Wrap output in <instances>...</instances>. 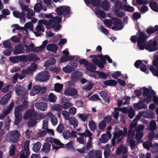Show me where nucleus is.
<instances>
[{"instance_id": "obj_1", "label": "nucleus", "mask_w": 158, "mask_h": 158, "mask_svg": "<svg viewBox=\"0 0 158 158\" xmlns=\"http://www.w3.org/2000/svg\"><path fill=\"white\" fill-rule=\"evenodd\" d=\"M28 102L27 101H25L22 106H17L15 108L14 114L15 119L14 123L15 125H17L22 119V117L21 115L20 112L25 109L26 108Z\"/></svg>"}, {"instance_id": "obj_2", "label": "nucleus", "mask_w": 158, "mask_h": 158, "mask_svg": "<svg viewBox=\"0 0 158 158\" xmlns=\"http://www.w3.org/2000/svg\"><path fill=\"white\" fill-rule=\"evenodd\" d=\"M142 89L143 90L142 95L144 97H145L144 98V102H145L147 103L151 102L153 97L156 95V93L153 89H150L145 86L143 87Z\"/></svg>"}, {"instance_id": "obj_3", "label": "nucleus", "mask_w": 158, "mask_h": 158, "mask_svg": "<svg viewBox=\"0 0 158 158\" xmlns=\"http://www.w3.org/2000/svg\"><path fill=\"white\" fill-rule=\"evenodd\" d=\"M85 2L87 6L92 4L93 7H91V8L94 11L95 14L99 18H104L105 15L103 11L100 10H94V7H96L98 4L97 0H85Z\"/></svg>"}, {"instance_id": "obj_4", "label": "nucleus", "mask_w": 158, "mask_h": 158, "mask_svg": "<svg viewBox=\"0 0 158 158\" xmlns=\"http://www.w3.org/2000/svg\"><path fill=\"white\" fill-rule=\"evenodd\" d=\"M38 25L36 26V29L38 31H44V30L43 28L42 24H44L46 26L48 29H50L53 27L51 20L47 21L45 19H41L38 21Z\"/></svg>"}, {"instance_id": "obj_5", "label": "nucleus", "mask_w": 158, "mask_h": 158, "mask_svg": "<svg viewBox=\"0 0 158 158\" xmlns=\"http://www.w3.org/2000/svg\"><path fill=\"white\" fill-rule=\"evenodd\" d=\"M46 140L52 144V148L53 149L57 150L60 148L64 147V144L61 143L58 139L52 137H48L46 138Z\"/></svg>"}, {"instance_id": "obj_6", "label": "nucleus", "mask_w": 158, "mask_h": 158, "mask_svg": "<svg viewBox=\"0 0 158 158\" xmlns=\"http://www.w3.org/2000/svg\"><path fill=\"white\" fill-rule=\"evenodd\" d=\"M50 78L49 73L47 71L42 72L38 74L35 79L37 81H46L48 80Z\"/></svg>"}, {"instance_id": "obj_7", "label": "nucleus", "mask_w": 158, "mask_h": 158, "mask_svg": "<svg viewBox=\"0 0 158 158\" xmlns=\"http://www.w3.org/2000/svg\"><path fill=\"white\" fill-rule=\"evenodd\" d=\"M112 21L114 23V26L112 27V29L116 31L121 30L124 27V24L122 21L117 18L112 19Z\"/></svg>"}, {"instance_id": "obj_8", "label": "nucleus", "mask_w": 158, "mask_h": 158, "mask_svg": "<svg viewBox=\"0 0 158 158\" xmlns=\"http://www.w3.org/2000/svg\"><path fill=\"white\" fill-rule=\"evenodd\" d=\"M20 136L19 132L16 131L9 132L8 134L7 137L8 140L9 139L12 142H16L17 141Z\"/></svg>"}, {"instance_id": "obj_9", "label": "nucleus", "mask_w": 158, "mask_h": 158, "mask_svg": "<svg viewBox=\"0 0 158 158\" xmlns=\"http://www.w3.org/2000/svg\"><path fill=\"white\" fill-rule=\"evenodd\" d=\"M58 15H64L65 16H68L70 13V9L67 6H61L56 9Z\"/></svg>"}, {"instance_id": "obj_10", "label": "nucleus", "mask_w": 158, "mask_h": 158, "mask_svg": "<svg viewBox=\"0 0 158 158\" xmlns=\"http://www.w3.org/2000/svg\"><path fill=\"white\" fill-rule=\"evenodd\" d=\"M157 44V42L156 41L150 40L146 45V50L149 52L156 51L157 49V48L156 47Z\"/></svg>"}, {"instance_id": "obj_11", "label": "nucleus", "mask_w": 158, "mask_h": 158, "mask_svg": "<svg viewBox=\"0 0 158 158\" xmlns=\"http://www.w3.org/2000/svg\"><path fill=\"white\" fill-rule=\"evenodd\" d=\"M153 65L156 67V68L154 67L153 65L149 66V70L152 73L153 75L155 76L158 77V72L156 71V69H158V59H155L153 62Z\"/></svg>"}, {"instance_id": "obj_12", "label": "nucleus", "mask_w": 158, "mask_h": 158, "mask_svg": "<svg viewBox=\"0 0 158 158\" xmlns=\"http://www.w3.org/2000/svg\"><path fill=\"white\" fill-rule=\"evenodd\" d=\"M50 20H52V22L53 25V27L52 28H54V30L56 31H58L61 28L60 25L59 24H56V23H58L61 22V19L60 17L56 16Z\"/></svg>"}, {"instance_id": "obj_13", "label": "nucleus", "mask_w": 158, "mask_h": 158, "mask_svg": "<svg viewBox=\"0 0 158 158\" xmlns=\"http://www.w3.org/2000/svg\"><path fill=\"white\" fill-rule=\"evenodd\" d=\"M102 152L99 150L96 151L91 150L88 153L89 158H101Z\"/></svg>"}, {"instance_id": "obj_14", "label": "nucleus", "mask_w": 158, "mask_h": 158, "mask_svg": "<svg viewBox=\"0 0 158 158\" xmlns=\"http://www.w3.org/2000/svg\"><path fill=\"white\" fill-rule=\"evenodd\" d=\"M142 116H143L144 117L153 118L155 117V113L152 111L149 110H147L145 112H139V119L140 117Z\"/></svg>"}, {"instance_id": "obj_15", "label": "nucleus", "mask_w": 158, "mask_h": 158, "mask_svg": "<svg viewBox=\"0 0 158 158\" xmlns=\"http://www.w3.org/2000/svg\"><path fill=\"white\" fill-rule=\"evenodd\" d=\"M135 135V133L131 129L129 130L128 135V138L127 139V142L130 144L131 148H133L135 145V142L134 140L131 139L130 138Z\"/></svg>"}, {"instance_id": "obj_16", "label": "nucleus", "mask_w": 158, "mask_h": 158, "mask_svg": "<svg viewBox=\"0 0 158 158\" xmlns=\"http://www.w3.org/2000/svg\"><path fill=\"white\" fill-rule=\"evenodd\" d=\"M114 130L115 132L114 133L113 137L116 139L119 138L118 139V142L119 143L121 139L125 136H123V132L122 130H118L116 127L115 128Z\"/></svg>"}, {"instance_id": "obj_17", "label": "nucleus", "mask_w": 158, "mask_h": 158, "mask_svg": "<svg viewBox=\"0 0 158 158\" xmlns=\"http://www.w3.org/2000/svg\"><path fill=\"white\" fill-rule=\"evenodd\" d=\"M48 43V41L46 40L44 41L42 44L39 47H35V48L32 49V52H39L42 51L44 49L45 46Z\"/></svg>"}, {"instance_id": "obj_18", "label": "nucleus", "mask_w": 158, "mask_h": 158, "mask_svg": "<svg viewBox=\"0 0 158 158\" xmlns=\"http://www.w3.org/2000/svg\"><path fill=\"white\" fill-rule=\"evenodd\" d=\"M46 116L50 118L51 121L53 125L55 126L57 124L58 122L57 118L53 115V113L50 112L46 114Z\"/></svg>"}, {"instance_id": "obj_19", "label": "nucleus", "mask_w": 158, "mask_h": 158, "mask_svg": "<svg viewBox=\"0 0 158 158\" xmlns=\"http://www.w3.org/2000/svg\"><path fill=\"white\" fill-rule=\"evenodd\" d=\"M111 135L109 131H107L106 134H104L101 136L100 141L103 143H106L111 137Z\"/></svg>"}, {"instance_id": "obj_20", "label": "nucleus", "mask_w": 158, "mask_h": 158, "mask_svg": "<svg viewBox=\"0 0 158 158\" xmlns=\"http://www.w3.org/2000/svg\"><path fill=\"white\" fill-rule=\"evenodd\" d=\"M85 67L87 71H85V73L88 72L90 73L93 71L94 70L96 69V67L95 65L92 63L88 62L86 63L85 65Z\"/></svg>"}, {"instance_id": "obj_21", "label": "nucleus", "mask_w": 158, "mask_h": 158, "mask_svg": "<svg viewBox=\"0 0 158 158\" xmlns=\"http://www.w3.org/2000/svg\"><path fill=\"white\" fill-rule=\"evenodd\" d=\"M29 140H27L25 142L24 145V150L26 151V155L24 156L23 155H21L20 156V158H27L29 155Z\"/></svg>"}, {"instance_id": "obj_22", "label": "nucleus", "mask_w": 158, "mask_h": 158, "mask_svg": "<svg viewBox=\"0 0 158 158\" xmlns=\"http://www.w3.org/2000/svg\"><path fill=\"white\" fill-rule=\"evenodd\" d=\"M35 106L38 110L43 111H45L47 109V105L44 102L36 103Z\"/></svg>"}, {"instance_id": "obj_23", "label": "nucleus", "mask_w": 158, "mask_h": 158, "mask_svg": "<svg viewBox=\"0 0 158 158\" xmlns=\"http://www.w3.org/2000/svg\"><path fill=\"white\" fill-rule=\"evenodd\" d=\"M157 31L158 32V25H155L154 27L153 26H149L146 30V33L148 34L154 33Z\"/></svg>"}, {"instance_id": "obj_24", "label": "nucleus", "mask_w": 158, "mask_h": 158, "mask_svg": "<svg viewBox=\"0 0 158 158\" xmlns=\"http://www.w3.org/2000/svg\"><path fill=\"white\" fill-rule=\"evenodd\" d=\"M23 59H27L30 61H38L40 60V58L37 56L31 54L23 57Z\"/></svg>"}, {"instance_id": "obj_25", "label": "nucleus", "mask_w": 158, "mask_h": 158, "mask_svg": "<svg viewBox=\"0 0 158 158\" xmlns=\"http://www.w3.org/2000/svg\"><path fill=\"white\" fill-rule=\"evenodd\" d=\"M69 121V124L73 125L74 128L75 129L78 126V122L77 119L74 117H71L68 120Z\"/></svg>"}, {"instance_id": "obj_26", "label": "nucleus", "mask_w": 158, "mask_h": 158, "mask_svg": "<svg viewBox=\"0 0 158 158\" xmlns=\"http://www.w3.org/2000/svg\"><path fill=\"white\" fill-rule=\"evenodd\" d=\"M41 89L40 87L39 86L37 85L33 87L30 93V95L33 96L38 94L40 92Z\"/></svg>"}, {"instance_id": "obj_27", "label": "nucleus", "mask_w": 158, "mask_h": 158, "mask_svg": "<svg viewBox=\"0 0 158 158\" xmlns=\"http://www.w3.org/2000/svg\"><path fill=\"white\" fill-rule=\"evenodd\" d=\"M82 73L81 72L76 71L72 73L71 79L73 81L77 80L81 76Z\"/></svg>"}, {"instance_id": "obj_28", "label": "nucleus", "mask_w": 158, "mask_h": 158, "mask_svg": "<svg viewBox=\"0 0 158 158\" xmlns=\"http://www.w3.org/2000/svg\"><path fill=\"white\" fill-rule=\"evenodd\" d=\"M148 37L144 32H141L139 30V41L146 42Z\"/></svg>"}, {"instance_id": "obj_29", "label": "nucleus", "mask_w": 158, "mask_h": 158, "mask_svg": "<svg viewBox=\"0 0 158 158\" xmlns=\"http://www.w3.org/2000/svg\"><path fill=\"white\" fill-rule=\"evenodd\" d=\"M149 5L152 10L155 12H158V6L156 2L151 1L149 3Z\"/></svg>"}, {"instance_id": "obj_30", "label": "nucleus", "mask_w": 158, "mask_h": 158, "mask_svg": "<svg viewBox=\"0 0 158 158\" xmlns=\"http://www.w3.org/2000/svg\"><path fill=\"white\" fill-rule=\"evenodd\" d=\"M46 48L48 51L55 52L56 51L58 47L56 44H51L47 45Z\"/></svg>"}, {"instance_id": "obj_31", "label": "nucleus", "mask_w": 158, "mask_h": 158, "mask_svg": "<svg viewBox=\"0 0 158 158\" xmlns=\"http://www.w3.org/2000/svg\"><path fill=\"white\" fill-rule=\"evenodd\" d=\"M152 146V142L151 141L148 140L143 142V147L147 150H151L150 148H151Z\"/></svg>"}, {"instance_id": "obj_32", "label": "nucleus", "mask_w": 158, "mask_h": 158, "mask_svg": "<svg viewBox=\"0 0 158 158\" xmlns=\"http://www.w3.org/2000/svg\"><path fill=\"white\" fill-rule=\"evenodd\" d=\"M11 95L10 94H7L5 95L2 99L0 103L1 104L4 105L6 104L10 98Z\"/></svg>"}, {"instance_id": "obj_33", "label": "nucleus", "mask_w": 158, "mask_h": 158, "mask_svg": "<svg viewBox=\"0 0 158 158\" xmlns=\"http://www.w3.org/2000/svg\"><path fill=\"white\" fill-rule=\"evenodd\" d=\"M35 114V112L33 110H28L25 113L24 117V119L25 120L28 119L31 116H33Z\"/></svg>"}, {"instance_id": "obj_34", "label": "nucleus", "mask_w": 158, "mask_h": 158, "mask_svg": "<svg viewBox=\"0 0 158 158\" xmlns=\"http://www.w3.org/2000/svg\"><path fill=\"white\" fill-rule=\"evenodd\" d=\"M24 51L23 49L22 46L20 45H18L15 47V49L14 51V53L15 55L23 53Z\"/></svg>"}, {"instance_id": "obj_35", "label": "nucleus", "mask_w": 158, "mask_h": 158, "mask_svg": "<svg viewBox=\"0 0 158 158\" xmlns=\"http://www.w3.org/2000/svg\"><path fill=\"white\" fill-rule=\"evenodd\" d=\"M103 83L104 85L108 86H115L117 85L116 81L114 80H110L105 81Z\"/></svg>"}, {"instance_id": "obj_36", "label": "nucleus", "mask_w": 158, "mask_h": 158, "mask_svg": "<svg viewBox=\"0 0 158 158\" xmlns=\"http://www.w3.org/2000/svg\"><path fill=\"white\" fill-rule=\"evenodd\" d=\"M23 87L20 85H16L15 86V91L18 95H20L22 94L23 92Z\"/></svg>"}, {"instance_id": "obj_37", "label": "nucleus", "mask_w": 158, "mask_h": 158, "mask_svg": "<svg viewBox=\"0 0 158 158\" xmlns=\"http://www.w3.org/2000/svg\"><path fill=\"white\" fill-rule=\"evenodd\" d=\"M98 57L103 62H106V59L109 63H111L112 62L111 59L107 55L103 56L102 55H98Z\"/></svg>"}, {"instance_id": "obj_38", "label": "nucleus", "mask_w": 158, "mask_h": 158, "mask_svg": "<svg viewBox=\"0 0 158 158\" xmlns=\"http://www.w3.org/2000/svg\"><path fill=\"white\" fill-rule=\"evenodd\" d=\"M77 115L83 121H85L88 118H89L90 115L89 114H86L84 113L78 114Z\"/></svg>"}, {"instance_id": "obj_39", "label": "nucleus", "mask_w": 158, "mask_h": 158, "mask_svg": "<svg viewBox=\"0 0 158 158\" xmlns=\"http://www.w3.org/2000/svg\"><path fill=\"white\" fill-rule=\"evenodd\" d=\"M110 146L111 145L110 144H107L105 148V150L104 152V155L106 158L108 157L110 154V152L109 150L110 149Z\"/></svg>"}, {"instance_id": "obj_40", "label": "nucleus", "mask_w": 158, "mask_h": 158, "mask_svg": "<svg viewBox=\"0 0 158 158\" xmlns=\"http://www.w3.org/2000/svg\"><path fill=\"white\" fill-rule=\"evenodd\" d=\"M50 148L51 145L49 143H45L43 145L41 150L45 152H48L50 151Z\"/></svg>"}, {"instance_id": "obj_41", "label": "nucleus", "mask_w": 158, "mask_h": 158, "mask_svg": "<svg viewBox=\"0 0 158 158\" xmlns=\"http://www.w3.org/2000/svg\"><path fill=\"white\" fill-rule=\"evenodd\" d=\"M56 63V60L53 58H51L49 59L48 60L45 62L44 66L47 67L51 65H53Z\"/></svg>"}, {"instance_id": "obj_42", "label": "nucleus", "mask_w": 158, "mask_h": 158, "mask_svg": "<svg viewBox=\"0 0 158 158\" xmlns=\"http://www.w3.org/2000/svg\"><path fill=\"white\" fill-rule=\"evenodd\" d=\"M41 147V143L39 142H37L33 145L32 148L33 150L35 152H37L40 151Z\"/></svg>"}, {"instance_id": "obj_43", "label": "nucleus", "mask_w": 158, "mask_h": 158, "mask_svg": "<svg viewBox=\"0 0 158 158\" xmlns=\"http://www.w3.org/2000/svg\"><path fill=\"white\" fill-rule=\"evenodd\" d=\"M99 95L100 96L103 98L104 100L107 103L110 102V100L108 97L106 95L105 92L102 91L100 92Z\"/></svg>"}, {"instance_id": "obj_44", "label": "nucleus", "mask_w": 158, "mask_h": 158, "mask_svg": "<svg viewBox=\"0 0 158 158\" xmlns=\"http://www.w3.org/2000/svg\"><path fill=\"white\" fill-rule=\"evenodd\" d=\"M37 68L36 64H33L30 66L26 71L27 73H31V72L34 71Z\"/></svg>"}, {"instance_id": "obj_45", "label": "nucleus", "mask_w": 158, "mask_h": 158, "mask_svg": "<svg viewBox=\"0 0 158 158\" xmlns=\"http://www.w3.org/2000/svg\"><path fill=\"white\" fill-rule=\"evenodd\" d=\"M89 126L91 131H94L97 128V126L94 122L93 121H90L89 123Z\"/></svg>"}, {"instance_id": "obj_46", "label": "nucleus", "mask_w": 158, "mask_h": 158, "mask_svg": "<svg viewBox=\"0 0 158 158\" xmlns=\"http://www.w3.org/2000/svg\"><path fill=\"white\" fill-rule=\"evenodd\" d=\"M110 7L109 2L107 0H105L103 2L101 5V7L105 10H107Z\"/></svg>"}, {"instance_id": "obj_47", "label": "nucleus", "mask_w": 158, "mask_h": 158, "mask_svg": "<svg viewBox=\"0 0 158 158\" xmlns=\"http://www.w3.org/2000/svg\"><path fill=\"white\" fill-rule=\"evenodd\" d=\"M73 142L71 141L65 145L66 147L69 150L74 151L75 149L73 147Z\"/></svg>"}, {"instance_id": "obj_48", "label": "nucleus", "mask_w": 158, "mask_h": 158, "mask_svg": "<svg viewBox=\"0 0 158 158\" xmlns=\"http://www.w3.org/2000/svg\"><path fill=\"white\" fill-rule=\"evenodd\" d=\"M14 16L17 18H19L22 16H24L25 14V13L23 11H22L21 13L20 14L18 11L15 10L13 12Z\"/></svg>"}, {"instance_id": "obj_49", "label": "nucleus", "mask_w": 158, "mask_h": 158, "mask_svg": "<svg viewBox=\"0 0 158 158\" xmlns=\"http://www.w3.org/2000/svg\"><path fill=\"white\" fill-rule=\"evenodd\" d=\"M14 106V103L11 102L10 104L9 105L7 109L5 111L3 112L2 114L3 116H5L6 115L8 114L10 111L11 110Z\"/></svg>"}, {"instance_id": "obj_50", "label": "nucleus", "mask_w": 158, "mask_h": 158, "mask_svg": "<svg viewBox=\"0 0 158 158\" xmlns=\"http://www.w3.org/2000/svg\"><path fill=\"white\" fill-rule=\"evenodd\" d=\"M144 102H146L145 101H144L143 99L142 100H140L139 101V110L142 109H146L147 108L146 105L144 104Z\"/></svg>"}, {"instance_id": "obj_51", "label": "nucleus", "mask_w": 158, "mask_h": 158, "mask_svg": "<svg viewBox=\"0 0 158 158\" xmlns=\"http://www.w3.org/2000/svg\"><path fill=\"white\" fill-rule=\"evenodd\" d=\"M26 17L28 19H31L35 15V12L31 9H28L27 11Z\"/></svg>"}, {"instance_id": "obj_52", "label": "nucleus", "mask_w": 158, "mask_h": 158, "mask_svg": "<svg viewBox=\"0 0 158 158\" xmlns=\"http://www.w3.org/2000/svg\"><path fill=\"white\" fill-rule=\"evenodd\" d=\"M19 37H17L16 36H14L11 37L10 39L13 42L15 43H18L20 41V38L22 36V35L19 34H18Z\"/></svg>"}, {"instance_id": "obj_53", "label": "nucleus", "mask_w": 158, "mask_h": 158, "mask_svg": "<svg viewBox=\"0 0 158 158\" xmlns=\"http://www.w3.org/2000/svg\"><path fill=\"white\" fill-rule=\"evenodd\" d=\"M56 97L52 93L50 94L48 96V100L52 102H56Z\"/></svg>"}, {"instance_id": "obj_54", "label": "nucleus", "mask_w": 158, "mask_h": 158, "mask_svg": "<svg viewBox=\"0 0 158 158\" xmlns=\"http://www.w3.org/2000/svg\"><path fill=\"white\" fill-rule=\"evenodd\" d=\"M63 85L59 83H57L55 84L54 87L55 90L57 92H59L63 87Z\"/></svg>"}, {"instance_id": "obj_55", "label": "nucleus", "mask_w": 158, "mask_h": 158, "mask_svg": "<svg viewBox=\"0 0 158 158\" xmlns=\"http://www.w3.org/2000/svg\"><path fill=\"white\" fill-rule=\"evenodd\" d=\"M139 69L141 71L144 72L146 74H148L149 71L148 69H147L146 66L144 64H142L140 67Z\"/></svg>"}, {"instance_id": "obj_56", "label": "nucleus", "mask_w": 158, "mask_h": 158, "mask_svg": "<svg viewBox=\"0 0 158 158\" xmlns=\"http://www.w3.org/2000/svg\"><path fill=\"white\" fill-rule=\"evenodd\" d=\"M115 12L116 15L119 17L122 18L125 15V13L124 12H122L116 9Z\"/></svg>"}, {"instance_id": "obj_57", "label": "nucleus", "mask_w": 158, "mask_h": 158, "mask_svg": "<svg viewBox=\"0 0 158 158\" xmlns=\"http://www.w3.org/2000/svg\"><path fill=\"white\" fill-rule=\"evenodd\" d=\"M123 9L126 11L130 12H132L134 11V7L128 5H125Z\"/></svg>"}, {"instance_id": "obj_58", "label": "nucleus", "mask_w": 158, "mask_h": 158, "mask_svg": "<svg viewBox=\"0 0 158 158\" xmlns=\"http://www.w3.org/2000/svg\"><path fill=\"white\" fill-rule=\"evenodd\" d=\"M62 70L64 72L66 73H70L73 71L72 67H70L69 65L63 67Z\"/></svg>"}, {"instance_id": "obj_59", "label": "nucleus", "mask_w": 158, "mask_h": 158, "mask_svg": "<svg viewBox=\"0 0 158 158\" xmlns=\"http://www.w3.org/2000/svg\"><path fill=\"white\" fill-rule=\"evenodd\" d=\"M151 148L152 152L155 153L158 152V143H154V144H152Z\"/></svg>"}, {"instance_id": "obj_60", "label": "nucleus", "mask_w": 158, "mask_h": 158, "mask_svg": "<svg viewBox=\"0 0 158 158\" xmlns=\"http://www.w3.org/2000/svg\"><path fill=\"white\" fill-rule=\"evenodd\" d=\"M146 42L139 41V49L140 50H143L146 49Z\"/></svg>"}, {"instance_id": "obj_61", "label": "nucleus", "mask_w": 158, "mask_h": 158, "mask_svg": "<svg viewBox=\"0 0 158 158\" xmlns=\"http://www.w3.org/2000/svg\"><path fill=\"white\" fill-rule=\"evenodd\" d=\"M97 73H99V72L97 71H94V70L93 71L91 72L90 73H88V72H86V73L88 75H89L95 78H99L98 76V74H97Z\"/></svg>"}, {"instance_id": "obj_62", "label": "nucleus", "mask_w": 158, "mask_h": 158, "mask_svg": "<svg viewBox=\"0 0 158 158\" xmlns=\"http://www.w3.org/2000/svg\"><path fill=\"white\" fill-rule=\"evenodd\" d=\"M93 84L91 81L87 82L86 85L84 87V88L85 89L88 90H90L93 87Z\"/></svg>"}, {"instance_id": "obj_63", "label": "nucleus", "mask_w": 158, "mask_h": 158, "mask_svg": "<svg viewBox=\"0 0 158 158\" xmlns=\"http://www.w3.org/2000/svg\"><path fill=\"white\" fill-rule=\"evenodd\" d=\"M24 27L26 29H29L31 31H32L33 30V25L31 22L26 23Z\"/></svg>"}, {"instance_id": "obj_64", "label": "nucleus", "mask_w": 158, "mask_h": 158, "mask_svg": "<svg viewBox=\"0 0 158 158\" xmlns=\"http://www.w3.org/2000/svg\"><path fill=\"white\" fill-rule=\"evenodd\" d=\"M52 109L58 111H60L62 110V107L59 104H55L52 106Z\"/></svg>"}]
</instances>
